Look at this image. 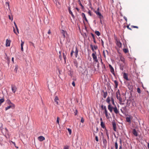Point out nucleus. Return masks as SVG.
I'll use <instances>...</instances> for the list:
<instances>
[{
    "label": "nucleus",
    "instance_id": "09e8293b",
    "mask_svg": "<svg viewBox=\"0 0 149 149\" xmlns=\"http://www.w3.org/2000/svg\"><path fill=\"white\" fill-rule=\"evenodd\" d=\"M12 143L15 146V147L16 148H18V147H17L16 146V144L15 142H13L12 141H11Z\"/></svg>",
    "mask_w": 149,
    "mask_h": 149
},
{
    "label": "nucleus",
    "instance_id": "774afa93",
    "mask_svg": "<svg viewBox=\"0 0 149 149\" xmlns=\"http://www.w3.org/2000/svg\"><path fill=\"white\" fill-rule=\"evenodd\" d=\"M148 149H149V143H148Z\"/></svg>",
    "mask_w": 149,
    "mask_h": 149
},
{
    "label": "nucleus",
    "instance_id": "13d9d810",
    "mask_svg": "<svg viewBox=\"0 0 149 149\" xmlns=\"http://www.w3.org/2000/svg\"><path fill=\"white\" fill-rule=\"evenodd\" d=\"M88 13L89 15H90V16H91V12L90 10H89L88 11Z\"/></svg>",
    "mask_w": 149,
    "mask_h": 149
},
{
    "label": "nucleus",
    "instance_id": "680f3d73",
    "mask_svg": "<svg viewBox=\"0 0 149 149\" xmlns=\"http://www.w3.org/2000/svg\"><path fill=\"white\" fill-rule=\"evenodd\" d=\"M123 18H124V19L125 20V21L127 22V18L125 16H124L123 17Z\"/></svg>",
    "mask_w": 149,
    "mask_h": 149
},
{
    "label": "nucleus",
    "instance_id": "cd10ccee",
    "mask_svg": "<svg viewBox=\"0 0 149 149\" xmlns=\"http://www.w3.org/2000/svg\"><path fill=\"white\" fill-rule=\"evenodd\" d=\"M73 74V73L71 71L69 70V71L68 74H69V75L71 76V77L72 76Z\"/></svg>",
    "mask_w": 149,
    "mask_h": 149
},
{
    "label": "nucleus",
    "instance_id": "f03ea898",
    "mask_svg": "<svg viewBox=\"0 0 149 149\" xmlns=\"http://www.w3.org/2000/svg\"><path fill=\"white\" fill-rule=\"evenodd\" d=\"M103 54L104 57L105 59L106 58H108L109 52L107 50H104L103 52Z\"/></svg>",
    "mask_w": 149,
    "mask_h": 149
},
{
    "label": "nucleus",
    "instance_id": "69168bd1",
    "mask_svg": "<svg viewBox=\"0 0 149 149\" xmlns=\"http://www.w3.org/2000/svg\"><path fill=\"white\" fill-rule=\"evenodd\" d=\"M59 58L61 60V54H60L59 56Z\"/></svg>",
    "mask_w": 149,
    "mask_h": 149
},
{
    "label": "nucleus",
    "instance_id": "c03bdc74",
    "mask_svg": "<svg viewBox=\"0 0 149 149\" xmlns=\"http://www.w3.org/2000/svg\"><path fill=\"white\" fill-rule=\"evenodd\" d=\"M29 43H30V45H32L34 47H35L34 45V43H33L32 42H29Z\"/></svg>",
    "mask_w": 149,
    "mask_h": 149
},
{
    "label": "nucleus",
    "instance_id": "7c9ffc66",
    "mask_svg": "<svg viewBox=\"0 0 149 149\" xmlns=\"http://www.w3.org/2000/svg\"><path fill=\"white\" fill-rule=\"evenodd\" d=\"M105 130H106V134L107 136V137L108 139H109V132L108 130L106 129V128H105Z\"/></svg>",
    "mask_w": 149,
    "mask_h": 149
},
{
    "label": "nucleus",
    "instance_id": "ddd939ff",
    "mask_svg": "<svg viewBox=\"0 0 149 149\" xmlns=\"http://www.w3.org/2000/svg\"><path fill=\"white\" fill-rule=\"evenodd\" d=\"M116 97L118 99V98L120 97V92L119 90H118L116 93Z\"/></svg>",
    "mask_w": 149,
    "mask_h": 149
},
{
    "label": "nucleus",
    "instance_id": "6e6552de",
    "mask_svg": "<svg viewBox=\"0 0 149 149\" xmlns=\"http://www.w3.org/2000/svg\"><path fill=\"white\" fill-rule=\"evenodd\" d=\"M54 101V102H56L57 105L58 104L59 100L57 96H56L55 97Z\"/></svg>",
    "mask_w": 149,
    "mask_h": 149
},
{
    "label": "nucleus",
    "instance_id": "bb28decb",
    "mask_svg": "<svg viewBox=\"0 0 149 149\" xmlns=\"http://www.w3.org/2000/svg\"><path fill=\"white\" fill-rule=\"evenodd\" d=\"M104 113H105V116H106V117L107 119L109 118V116H108V111H107L106 112H104Z\"/></svg>",
    "mask_w": 149,
    "mask_h": 149
},
{
    "label": "nucleus",
    "instance_id": "e433bc0d",
    "mask_svg": "<svg viewBox=\"0 0 149 149\" xmlns=\"http://www.w3.org/2000/svg\"><path fill=\"white\" fill-rule=\"evenodd\" d=\"M15 28H16V29L17 30V33H19V30H18V27H17V25L15 24Z\"/></svg>",
    "mask_w": 149,
    "mask_h": 149
},
{
    "label": "nucleus",
    "instance_id": "4be33fe9",
    "mask_svg": "<svg viewBox=\"0 0 149 149\" xmlns=\"http://www.w3.org/2000/svg\"><path fill=\"white\" fill-rule=\"evenodd\" d=\"M100 125H101V127L103 128H104V129L106 128V127H105V124H104V123H103V122H101Z\"/></svg>",
    "mask_w": 149,
    "mask_h": 149
},
{
    "label": "nucleus",
    "instance_id": "4c0bfd02",
    "mask_svg": "<svg viewBox=\"0 0 149 149\" xmlns=\"http://www.w3.org/2000/svg\"><path fill=\"white\" fill-rule=\"evenodd\" d=\"M111 102H112V104L113 105H114L115 104H114V100L113 99L112 97L111 98Z\"/></svg>",
    "mask_w": 149,
    "mask_h": 149
},
{
    "label": "nucleus",
    "instance_id": "20e7f679",
    "mask_svg": "<svg viewBox=\"0 0 149 149\" xmlns=\"http://www.w3.org/2000/svg\"><path fill=\"white\" fill-rule=\"evenodd\" d=\"M96 54V52H94V53H93L92 54V55L94 61L96 62H97L98 61V60H97V57Z\"/></svg>",
    "mask_w": 149,
    "mask_h": 149
},
{
    "label": "nucleus",
    "instance_id": "423d86ee",
    "mask_svg": "<svg viewBox=\"0 0 149 149\" xmlns=\"http://www.w3.org/2000/svg\"><path fill=\"white\" fill-rule=\"evenodd\" d=\"M123 77L124 79H126L127 81L129 80V79L128 78V75L127 73H125V72H124L123 73Z\"/></svg>",
    "mask_w": 149,
    "mask_h": 149
},
{
    "label": "nucleus",
    "instance_id": "a878e982",
    "mask_svg": "<svg viewBox=\"0 0 149 149\" xmlns=\"http://www.w3.org/2000/svg\"><path fill=\"white\" fill-rule=\"evenodd\" d=\"M103 92L104 93L103 97L104 98H105L106 97L107 95V91H106V92H104V91H103Z\"/></svg>",
    "mask_w": 149,
    "mask_h": 149
},
{
    "label": "nucleus",
    "instance_id": "2f4dec72",
    "mask_svg": "<svg viewBox=\"0 0 149 149\" xmlns=\"http://www.w3.org/2000/svg\"><path fill=\"white\" fill-rule=\"evenodd\" d=\"M123 51L125 53H127L128 52V50L127 49L125 48L123 49Z\"/></svg>",
    "mask_w": 149,
    "mask_h": 149
},
{
    "label": "nucleus",
    "instance_id": "de8ad7c7",
    "mask_svg": "<svg viewBox=\"0 0 149 149\" xmlns=\"http://www.w3.org/2000/svg\"><path fill=\"white\" fill-rule=\"evenodd\" d=\"M93 48L94 49L96 50L97 49L98 47L97 46L94 45L93 46Z\"/></svg>",
    "mask_w": 149,
    "mask_h": 149
},
{
    "label": "nucleus",
    "instance_id": "c85d7f7f",
    "mask_svg": "<svg viewBox=\"0 0 149 149\" xmlns=\"http://www.w3.org/2000/svg\"><path fill=\"white\" fill-rule=\"evenodd\" d=\"M126 121L130 123L131 122V120L130 118L127 117L126 118Z\"/></svg>",
    "mask_w": 149,
    "mask_h": 149
},
{
    "label": "nucleus",
    "instance_id": "393cba45",
    "mask_svg": "<svg viewBox=\"0 0 149 149\" xmlns=\"http://www.w3.org/2000/svg\"><path fill=\"white\" fill-rule=\"evenodd\" d=\"M110 100L109 97H107L106 99V102L108 103L109 104H110Z\"/></svg>",
    "mask_w": 149,
    "mask_h": 149
},
{
    "label": "nucleus",
    "instance_id": "a19ab883",
    "mask_svg": "<svg viewBox=\"0 0 149 149\" xmlns=\"http://www.w3.org/2000/svg\"><path fill=\"white\" fill-rule=\"evenodd\" d=\"M63 57L64 60H65H65L66 59V55L64 53H63Z\"/></svg>",
    "mask_w": 149,
    "mask_h": 149
},
{
    "label": "nucleus",
    "instance_id": "5fc2aeb1",
    "mask_svg": "<svg viewBox=\"0 0 149 149\" xmlns=\"http://www.w3.org/2000/svg\"><path fill=\"white\" fill-rule=\"evenodd\" d=\"M123 66H120V69L122 70H123Z\"/></svg>",
    "mask_w": 149,
    "mask_h": 149
},
{
    "label": "nucleus",
    "instance_id": "7ed1b4c3",
    "mask_svg": "<svg viewBox=\"0 0 149 149\" xmlns=\"http://www.w3.org/2000/svg\"><path fill=\"white\" fill-rule=\"evenodd\" d=\"M95 13L98 16L99 18L100 19H102L103 18V16L99 12L97 11H95Z\"/></svg>",
    "mask_w": 149,
    "mask_h": 149
},
{
    "label": "nucleus",
    "instance_id": "1a4fd4ad",
    "mask_svg": "<svg viewBox=\"0 0 149 149\" xmlns=\"http://www.w3.org/2000/svg\"><path fill=\"white\" fill-rule=\"evenodd\" d=\"M113 108L112 107L110 104H109V105L108 106V108L110 111L112 113V112L113 109Z\"/></svg>",
    "mask_w": 149,
    "mask_h": 149
},
{
    "label": "nucleus",
    "instance_id": "aec40b11",
    "mask_svg": "<svg viewBox=\"0 0 149 149\" xmlns=\"http://www.w3.org/2000/svg\"><path fill=\"white\" fill-rule=\"evenodd\" d=\"M68 11H69V13L71 15L72 17L73 18H74V15L73 14V13H72V11H71V10H70V8L68 9Z\"/></svg>",
    "mask_w": 149,
    "mask_h": 149
},
{
    "label": "nucleus",
    "instance_id": "6e6d98bb",
    "mask_svg": "<svg viewBox=\"0 0 149 149\" xmlns=\"http://www.w3.org/2000/svg\"><path fill=\"white\" fill-rule=\"evenodd\" d=\"M13 31L16 34V35H17L18 34V33H17H17L15 31V29L14 28H13Z\"/></svg>",
    "mask_w": 149,
    "mask_h": 149
},
{
    "label": "nucleus",
    "instance_id": "338daca9",
    "mask_svg": "<svg viewBox=\"0 0 149 149\" xmlns=\"http://www.w3.org/2000/svg\"><path fill=\"white\" fill-rule=\"evenodd\" d=\"M122 145H121L119 147V149H122Z\"/></svg>",
    "mask_w": 149,
    "mask_h": 149
},
{
    "label": "nucleus",
    "instance_id": "49530a36",
    "mask_svg": "<svg viewBox=\"0 0 149 149\" xmlns=\"http://www.w3.org/2000/svg\"><path fill=\"white\" fill-rule=\"evenodd\" d=\"M103 109L104 110V112H106V111H107V108H106V106H104V108Z\"/></svg>",
    "mask_w": 149,
    "mask_h": 149
},
{
    "label": "nucleus",
    "instance_id": "0eeeda50",
    "mask_svg": "<svg viewBox=\"0 0 149 149\" xmlns=\"http://www.w3.org/2000/svg\"><path fill=\"white\" fill-rule=\"evenodd\" d=\"M11 89L13 92L14 93H15L16 91L17 88L16 86L15 85L11 86Z\"/></svg>",
    "mask_w": 149,
    "mask_h": 149
},
{
    "label": "nucleus",
    "instance_id": "c756f323",
    "mask_svg": "<svg viewBox=\"0 0 149 149\" xmlns=\"http://www.w3.org/2000/svg\"><path fill=\"white\" fill-rule=\"evenodd\" d=\"M95 33L98 36H99L100 35V32L98 31H95Z\"/></svg>",
    "mask_w": 149,
    "mask_h": 149
},
{
    "label": "nucleus",
    "instance_id": "3c124183",
    "mask_svg": "<svg viewBox=\"0 0 149 149\" xmlns=\"http://www.w3.org/2000/svg\"><path fill=\"white\" fill-rule=\"evenodd\" d=\"M78 111L77 110H76L74 112L75 115L76 116L77 115Z\"/></svg>",
    "mask_w": 149,
    "mask_h": 149
},
{
    "label": "nucleus",
    "instance_id": "39448f33",
    "mask_svg": "<svg viewBox=\"0 0 149 149\" xmlns=\"http://www.w3.org/2000/svg\"><path fill=\"white\" fill-rule=\"evenodd\" d=\"M109 68L111 72L114 77H115L116 74L115 73L114 70L112 66H109Z\"/></svg>",
    "mask_w": 149,
    "mask_h": 149
},
{
    "label": "nucleus",
    "instance_id": "f257e3e1",
    "mask_svg": "<svg viewBox=\"0 0 149 149\" xmlns=\"http://www.w3.org/2000/svg\"><path fill=\"white\" fill-rule=\"evenodd\" d=\"M8 103L9 104V106L7 107L6 108L5 110L7 111L8 109H10V108L12 109H14L15 107V105L13 103L11 102L9 100L8 101Z\"/></svg>",
    "mask_w": 149,
    "mask_h": 149
},
{
    "label": "nucleus",
    "instance_id": "8fccbe9b",
    "mask_svg": "<svg viewBox=\"0 0 149 149\" xmlns=\"http://www.w3.org/2000/svg\"><path fill=\"white\" fill-rule=\"evenodd\" d=\"M95 139L96 141L97 142H98V140L97 136H95Z\"/></svg>",
    "mask_w": 149,
    "mask_h": 149
},
{
    "label": "nucleus",
    "instance_id": "4d7b16f0",
    "mask_svg": "<svg viewBox=\"0 0 149 149\" xmlns=\"http://www.w3.org/2000/svg\"><path fill=\"white\" fill-rule=\"evenodd\" d=\"M17 69H18L17 68V67L16 66L15 67V72H17Z\"/></svg>",
    "mask_w": 149,
    "mask_h": 149
},
{
    "label": "nucleus",
    "instance_id": "412c9836",
    "mask_svg": "<svg viewBox=\"0 0 149 149\" xmlns=\"http://www.w3.org/2000/svg\"><path fill=\"white\" fill-rule=\"evenodd\" d=\"M118 100H119V101L120 102V104H124V103H122V100L121 97L118 98L117 99Z\"/></svg>",
    "mask_w": 149,
    "mask_h": 149
},
{
    "label": "nucleus",
    "instance_id": "c9c22d12",
    "mask_svg": "<svg viewBox=\"0 0 149 149\" xmlns=\"http://www.w3.org/2000/svg\"><path fill=\"white\" fill-rule=\"evenodd\" d=\"M115 147L116 149H117L118 148V145L117 142L115 143Z\"/></svg>",
    "mask_w": 149,
    "mask_h": 149
},
{
    "label": "nucleus",
    "instance_id": "f704fd0d",
    "mask_svg": "<svg viewBox=\"0 0 149 149\" xmlns=\"http://www.w3.org/2000/svg\"><path fill=\"white\" fill-rule=\"evenodd\" d=\"M67 130H68V132H69V134L70 135L72 134V131H71V130L70 129H69V128H68L67 129Z\"/></svg>",
    "mask_w": 149,
    "mask_h": 149
},
{
    "label": "nucleus",
    "instance_id": "dca6fc26",
    "mask_svg": "<svg viewBox=\"0 0 149 149\" xmlns=\"http://www.w3.org/2000/svg\"><path fill=\"white\" fill-rule=\"evenodd\" d=\"M78 50L77 47H76V49L75 52H74L75 55V57L76 58L77 57L78 55Z\"/></svg>",
    "mask_w": 149,
    "mask_h": 149
},
{
    "label": "nucleus",
    "instance_id": "79ce46f5",
    "mask_svg": "<svg viewBox=\"0 0 149 149\" xmlns=\"http://www.w3.org/2000/svg\"><path fill=\"white\" fill-rule=\"evenodd\" d=\"M137 91L139 93H141V90L139 88H137Z\"/></svg>",
    "mask_w": 149,
    "mask_h": 149
},
{
    "label": "nucleus",
    "instance_id": "603ef678",
    "mask_svg": "<svg viewBox=\"0 0 149 149\" xmlns=\"http://www.w3.org/2000/svg\"><path fill=\"white\" fill-rule=\"evenodd\" d=\"M127 27L129 29V30H132L131 29V28H130V27H129V25H127Z\"/></svg>",
    "mask_w": 149,
    "mask_h": 149
},
{
    "label": "nucleus",
    "instance_id": "f3484780",
    "mask_svg": "<svg viewBox=\"0 0 149 149\" xmlns=\"http://www.w3.org/2000/svg\"><path fill=\"white\" fill-rule=\"evenodd\" d=\"M10 40L7 39L6 40V45L7 46H9L10 45Z\"/></svg>",
    "mask_w": 149,
    "mask_h": 149
},
{
    "label": "nucleus",
    "instance_id": "58836bf2",
    "mask_svg": "<svg viewBox=\"0 0 149 149\" xmlns=\"http://www.w3.org/2000/svg\"><path fill=\"white\" fill-rule=\"evenodd\" d=\"M131 27L133 28H137V29L138 28V27L137 26H134L132 25V26H131Z\"/></svg>",
    "mask_w": 149,
    "mask_h": 149
},
{
    "label": "nucleus",
    "instance_id": "72a5a7b5",
    "mask_svg": "<svg viewBox=\"0 0 149 149\" xmlns=\"http://www.w3.org/2000/svg\"><path fill=\"white\" fill-rule=\"evenodd\" d=\"M60 118L58 117L57 118L56 123L59 125V122Z\"/></svg>",
    "mask_w": 149,
    "mask_h": 149
},
{
    "label": "nucleus",
    "instance_id": "37998d69",
    "mask_svg": "<svg viewBox=\"0 0 149 149\" xmlns=\"http://www.w3.org/2000/svg\"><path fill=\"white\" fill-rule=\"evenodd\" d=\"M84 119L83 117H82L81 119V122L82 123H83L84 122Z\"/></svg>",
    "mask_w": 149,
    "mask_h": 149
},
{
    "label": "nucleus",
    "instance_id": "f8f14e48",
    "mask_svg": "<svg viewBox=\"0 0 149 149\" xmlns=\"http://www.w3.org/2000/svg\"><path fill=\"white\" fill-rule=\"evenodd\" d=\"M113 110L114 112L116 114H117L119 113V111L118 110L116 107L115 106V107H114L113 108Z\"/></svg>",
    "mask_w": 149,
    "mask_h": 149
},
{
    "label": "nucleus",
    "instance_id": "052dcab7",
    "mask_svg": "<svg viewBox=\"0 0 149 149\" xmlns=\"http://www.w3.org/2000/svg\"><path fill=\"white\" fill-rule=\"evenodd\" d=\"M79 5H80V6H81V7H83V5H82V4H81V2H80V0H79Z\"/></svg>",
    "mask_w": 149,
    "mask_h": 149
},
{
    "label": "nucleus",
    "instance_id": "473e14b6",
    "mask_svg": "<svg viewBox=\"0 0 149 149\" xmlns=\"http://www.w3.org/2000/svg\"><path fill=\"white\" fill-rule=\"evenodd\" d=\"M90 47L91 48V50L94 53V49L93 48V46L92 45H90Z\"/></svg>",
    "mask_w": 149,
    "mask_h": 149
},
{
    "label": "nucleus",
    "instance_id": "9b49d317",
    "mask_svg": "<svg viewBox=\"0 0 149 149\" xmlns=\"http://www.w3.org/2000/svg\"><path fill=\"white\" fill-rule=\"evenodd\" d=\"M38 139L40 141H42L45 140V138L43 136H40L38 137Z\"/></svg>",
    "mask_w": 149,
    "mask_h": 149
},
{
    "label": "nucleus",
    "instance_id": "2eb2a0df",
    "mask_svg": "<svg viewBox=\"0 0 149 149\" xmlns=\"http://www.w3.org/2000/svg\"><path fill=\"white\" fill-rule=\"evenodd\" d=\"M132 133L135 136H138V133L135 129H134L132 130Z\"/></svg>",
    "mask_w": 149,
    "mask_h": 149
},
{
    "label": "nucleus",
    "instance_id": "bf43d9fd",
    "mask_svg": "<svg viewBox=\"0 0 149 149\" xmlns=\"http://www.w3.org/2000/svg\"><path fill=\"white\" fill-rule=\"evenodd\" d=\"M72 85L74 87L75 86V83L74 81H73V82L72 83Z\"/></svg>",
    "mask_w": 149,
    "mask_h": 149
},
{
    "label": "nucleus",
    "instance_id": "9d476101",
    "mask_svg": "<svg viewBox=\"0 0 149 149\" xmlns=\"http://www.w3.org/2000/svg\"><path fill=\"white\" fill-rule=\"evenodd\" d=\"M117 45L119 47H120L122 46V44L119 40H116Z\"/></svg>",
    "mask_w": 149,
    "mask_h": 149
},
{
    "label": "nucleus",
    "instance_id": "ea45409f",
    "mask_svg": "<svg viewBox=\"0 0 149 149\" xmlns=\"http://www.w3.org/2000/svg\"><path fill=\"white\" fill-rule=\"evenodd\" d=\"M63 149H69V146H64Z\"/></svg>",
    "mask_w": 149,
    "mask_h": 149
},
{
    "label": "nucleus",
    "instance_id": "0e129e2a",
    "mask_svg": "<svg viewBox=\"0 0 149 149\" xmlns=\"http://www.w3.org/2000/svg\"><path fill=\"white\" fill-rule=\"evenodd\" d=\"M3 125L2 123H0V127L1 128L2 127Z\"/></svg>",
    "mask_w": 149,
    "mask_h": 149
},
{
    "label": "nucleus",
    "instance_id": "6ab92c4d",
    "mask_svg": "<svg viewBox=\"0 0 149 149\" xmlns=\"http://www.w3.org/2000/svg\"><path fill=\"white\" fill-rule=\"evenodd\" d=\"M21 50L22 51H23L24 49H23V46L24 44V42L22 41V40H21Z\"/></svg>",
    "mask_w": 149,
    "mask_h": 149
},
{
    "label": "nucleus",
    "instance_id": "b1692460",
    "mask_svg": "<svg viewBox=\"0 0 149 149\" xmlns=\"http://www.w3.org/2000/svg\"><path fill=\"white\" fill-rule=\"evenodd\" d=\"M91 35L92 36V37L93 39V41L95 43H96V41H95V36H94V35L93 34V33H91Z\"/></svg>",
    "mask_w": 149,
    "mask_h": 149
},
{
    "label": "nucleus",
    "instance_id": "a211bd4d",
    "mask_svg": "<svg viewBox=\"0 0 149 149\" xmlns=\"http://www.w3.org/2000/svg\"><path fill=\"white\" fill-rule=\"evenodd\" d=\"M81 15L84 19L86 21V22H88V20L85 16V15L84 13H83L81 14Z\"/></svg>",
    "mask_w": 149,
    "mask_h": 149
},
{
    "label": "nucleus",
    "instance_id": "e2e57ef3",
    "mask_svg": "<svg viewBox=\"0 0 149 149\" xmlns=\"http://www.w3.org/2000/svg\"><path fill=\"white\" fill-rule=\"evenodd\" d=\"M51 33V31H50V30L49 29V30L48 32H47V33L48 34H50Z\"/></svg>",
    "mask_w": 149,
    "mask_h": 149
},
{
    "label": "nucleus",
    "instance_id": "5701e85b",
    "mask_svg": "<svg viewBox=\"0 0 149 149\" xmlns=\"http://www.w3.org/2000/svg\"><path fill=\"white\" fill-rule=\"evenodd\" d=\"M114 82L115 84V88H117L118 85V83L116 80H114Z\"/></svg>",
    "mask_w": 149,
    "mask_h": 149
},
{
    "label": "nucleus",
    "instance_id": "a18cd8bd",
    "mask_svg": "<svg viewBox=\"0 0 149 149\" xmlns=\"http://www.w3.org/2000/svg\"><path fill=\"white\" fill-rule=\"evenodd\" d=\"M74 53V52L73 51V50H72L71 51V52L70 54V55L71 57L72 56L73 54Z\"/></svg>",
    "mask_w": 149,
    "mask_h": 149
},
{
    "label": "nucleus",
    "instance_id": "4468645a",
    "mask_svg": "<svg viewBox=\"0 0 149 149\" xmlns=\"http://www.w3.org/2000/svg\"><path fill=\"white\" fill-rule=\"evenodd\" d=\"M112 125L113 130L116 131V123L114 121L112 122Z\"/></svg>",
    "mask_w": 149,
    "mask_h": 149
},
{
    "label": "nucleus",
    "instance_id": "864d4df0",
    "mask_svg": "<svg viewBox=\"0 0 149 149\" xmlns=\"http://www.w3.org/2000/svg\"><path fill=\"white\" fill-rule=\"evenodd\" d=\"M8 17H9V19L10 20V19H11L12 21V20H13V17H12V18H11V17L10 16V15H8Z\"/></svg>",
    "mask_w": 149,
    "mask_h": 149
}]
</instances>
